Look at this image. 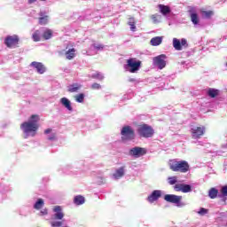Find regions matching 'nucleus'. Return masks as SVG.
I'll return each instance as SVG.
<instances>
[{
    "label": "nucleus",
    "mask_w": 227,
    "mask_h": 227,
    "mask_svg": "<svg viewBox=\"0 0 227 227\" xmlns=\"http://www.w3.org/2000/svg\"><path fill=\"white\" fill-rule=\"evenodd\" d=\"M38 121H40V116L38 114H33L30 116L27 121H25L20 124V129L24 134H31V136H35L39 125Z\"/></svg>",
    "instance_id": "f257e3e1"
},
{
    "label": "nucleus",
    "mask_w": 227,
    "mask_h": 227,
    "mask_svg": "<svg viewBox=\"0 0 227 227\" xmlns=\"http://www.w3.org/2000/svg\"><path fill=\"white\" fill-rule=\"evenodd\" d=\"M169 169L171 171L179 172V173H187L190 169L189 162L186 160H170L168 162Z\"/></svg>",
    "instance_id": "f03ea898"
},
{
    "label": "nucleus",
    "mask_w": 227,
    "mask_h": 227,
    "mask_svg": "<svg viewBox=\"0 0 227 227\" xmlns=\"http://www.w3.org/2000/svg\"><path fill=\"white\" fill-rule=\"evenodd\" d=\"M137 132L140 137H145V139L153 137V134H155L153 128L148 124L138 125Z\"/></svg>",
    "instance_id": "7ed1b4c3"
},
{
    "label": "nucleus",
    "mask_w": 227,
    "mask_h": 227,
    "mask_svg": "<svg viewBox=\"0 0 227 227\" xmlns=\"http://www.w3.org/2000/svg\"><path fill=\"white\" fill-rule=\"evenodd\" d=\"M126 63L124 68L130 74H136V72H138L139 68H141V60H137V58H130Z\"/></svg>",
    "instance_id": "20e7f679"
},
{
    "label": "nucleus",
    "mask_w": 227,
    "mask_h": 227,
    "mask_svg": "<svg viewBox=\"0 0 227 227\" xmlns=\"http://www.w3.org/2000/svg\"><path fill=\"white\" fill-rule=\"evenodd\" d=\"M121 141H134L136 131L130 126H124L121 130Z\"/></svg>",
    "instance_id": "39448f33"
},
{
    "label": "nucleus",
    "mask_w": 227,
    "mask_h": 227,
    "mask_svg": "<svg viewBox=\"0 0 227 227\" xmlns=\"http://www.w3.org/2000/svg\"><path fill=\"white\" fill-rule=\"evenodd\" d=\"M19 42H20L19 35H13L6 36L4 43L8 47V49H17V47H19Z\"/></svg>",
    "instance_id": "423d86ee"
},
{
    "label": "nucleus",
    "mask_w": 227,
    "mask_h": 227,
    "mask_svg": "<svg viewBox=\"0 0 227 227\" xmlns=\"http://www.w3.org/2000/svg\"><path fill=\"white\" fill-rule=\"evenodd\" d=\"M165 201H168V203H174L176 205V207H184V204L182 203V196L175 195V194H166L164 196Z\"/></svg>",
    "instance_id": "0eeeda50"
},
{
    "label": "nucleus",
    "mask_w": 227,
    "mask_h": 227,
    "mask_svg": "<svg viewBox=\"0 0 227 227\" xmlns=\"http://www.w3.org/2000/svg\"><path fill=\"white\" fill-rule=\"evenodd\" d=\"M205 126L194 127L192 128L191 133L192 139H200L201 136H205Z\"/></svg>",
    "instance_id": "6e6552de"
},
{
    "label": "nucleus",
    "mask_w": 227,
    "mask_h": 227,
    "mask_svg": "<svg viewBox=\"0 0 227 227\" xmlns=\"http://www.w3.org/2000/svg\"><path fill=\"white\" fill-rule=\"evenodd\" d=\"M129 155L135 157L136 159L139 157H143V155H146V149L143 147H133L129 150Z\"/></svg>",
    "instance_id": "1a4fd4ad"
},
{
    "label": "nucleus",
    "mask_w": 227,
    "mask_h": 227,
    "mask_svg": "<svg viewBox=\"0 0 227 227\" xmlns=\"http://www.w3.org/2000/svg\"><path fill=\"white\" fill-rule=\"evenodd\" d=\"M53 212L54 215L51 218L53 221H61V219L65 217V213H63V208H61V206L53 207Z\"/></svg>",
    "instance_id": "9d476101"
},
{
    "label": "nucleus",
    "mask_w": 227,
    "mask_h": 227,
    "mask_svg": "<svg viewBox=\"0 0 227 227\" xmlns=\"http://www.w3.org/2000/svg\"><path fill=\"white\" fill-rule=\"evenodd\" d=\"M174 190L176 191V192H191L192 191L190 184H176L174 186Z\"/></svg>",
    "instance_id": "9b49d317"
},
{
    "label": "nucleus",
    "mask_w": 227,
    "mask_h": 227,
    "mask_svg": "<svg viewBox=\"0 0 227 227\" xmlns=\"http://www.w3.org/2000/svg\"><path fill=\"white\" fill-rule=\"evenodd\" d=\"M166 55L161 54L159 55L158 57L154 58V63L159 67L160 70H162V68L166 67Z\"/></svg>",
    "instance_id": "f8f14e48"
},
{
    "label": "nucleus",
    "mask_w": 227,
    "mask_h": 227,
    "mask_svg": "<svg viewBox=\"0 0 227 227\" xmlns=\"http://www.w3.org/2000/svg\"><path fill=\"white\" fill-rule=\"evenodd\" d=\"M160 196H162V192L160 190H154L152 194L147 197V201L153 203L157 201Z\"/></svg>",
    "instance_id": "ddd939ff"
},
{
    "label": "nucleus",
    "mask_w": 227,
    "mask_h": 227,
    "mask_svg": "<svg viewBox=\"0 0 227 227\" xmlns=\"http://www.w3.org/2000/svg\"><path fill=\"white\" fill-rule=\"evenodd\" d=\"M30 67H34L35 68L37 74H45V66L42 64L41 62L34 61L30 64Z\"/></svg>",
    "instance_id": "4468645a"
},
{
    "label": "nucleus",
    "mask_w": 227,
    "mask_h": 227,
    "mask_svg": "<svg viewBox=\"0 0 227 227\" xmlns=\"http://www.w3.org/2000/svg\"><path fill=\"white\" fill-rule=\"evenodd\" d=\"M38 20L40 26H47L49 24V15L45 12H40Z\"/></svg>",
    "instance_id": "2eb2a0df"
},
{
    "label": "nucleus",
    "mask_w": 227,
    "mask_h": 227,
    "mask_svg": "<svg viewBox=\"0 0 227 227\" xmlns=\"http://www.w3.org/2000/svg\"><path fill=\"white\" fill-rule=\"evenodd\" d=\"M114 178L115 180H120V178H123L125 176V167H121L115 170L113 174Z\"/></svg>",
    "instance_id": "dca6fc26"
},
{
    "label": "nucleus",
    "mask_w": 227,
    "mask_h": 227,
    "mask_svg": "<svg viewBox=\"0 0 227 227\" xmlns=\"http://www.w3.org/2000/svg\"><path fill=\"white\" fill-rule=\"evenodd\" d=\"M76 52H77V50H75V48H71V49L67 50L65 53L66 59L72 61V59H74V58H75V56H77Z\"/></svg>",
    "instance_id": "f3484780"
},
{
    "label": "nucleus",
    "mask_w": 227,
    "mask_h": 227,
    "mask_svg": "<svg viewBox=\"0 0 227 227\" xmlns=\"http://www.w3.org/2000/svg\"><path fill=\"white\" fill-rule=\"evenodd\" d=\"M158 8L160 9V12L162 13V15H168V13H171V9L168 5L159 4Z\"/></svg>",
    "instance_id": "a211bd4d"
},
{
    "label": "nucleus",
    "mask_w": 227,
    "mask_h": 227,
    "mask_svg": "<svg viewBox=\"0 0 227 227\" xmlns=\"http://www.w3.org/2000/svg\"><path fill=\"white\" fill-rule=\"evenodd\" d=\"M60 102L62 104V106H64V107H66V109H67L68 111H72V104L70 103V100H68V98H62L60 99Z\"/></svg>",
    "instance_id": "6ab92c4d"
},
{
    "label": "nucleus",
    "mask_w": 227,
    "mask_h": 227,
    "mask_svg": "<svg viewBox=\"0 0 227 227\" xmlns=\"http://www.w3.org/2000/svg\"><path fill=\"white\" fill-rule=\"evenodd\" d=\"M162 43V37L156 36L151 39V45L153 47H157V45H160Z\"/></svg>",
    "instance_id": "aec40b11"
},
{
    "label": "nucleus",
    "mask_w": 227,
    "mask_h": 227,
    "mask_svg": "<svg viewBox=\"0 0 227 227\" xmlns=\"http://www.w3.org/2000/svg\"><path fill=\"white\" fill-rule=\"evenodd\" d=\"M207 95L211 98H215V97H217L219 95V90L210 88L207 90Z\"/></svg>",
    "instance_id": "412c9836"
},
{
    "label": "nucleus",
    "mask_w": 227,
    "mask_h": 227,
    "mask_svg": "<svg viewBox=\"0 0 227 227\" xmlns=\"http://www.w3.org/2000/svg\"><path fill=\"white\" fill-rule=\"evenodd\" d=\"M190 17H191V20H192V24H194L195 26L200 24V17H198V13L192 12L190 14Z\"/></svg>",
    "instance_id": "4be33fe9"
},
{
    "label": "nucleus",
    "mask_w": 227,
    "mask_h": 227,
    "mask_svg": "<svg viewBox=\"0 0 227 227\" xmlns=\"http://www.w3.org/2000/svg\"><path fill=\"white\" fill-rule=\"evenodd\" d=\"M85 199L82 195L75 196L74 199V205H83Z\"/></svg>",
    "instance_id": "5701e85b"
},
{
    "label": "nucleus",
    "mask_w": 227,
    "mask_h": 227,
    "mask_svg": "<svg viewBox=\"0 0 227 227\" xmlns=\"http://www.w3.org/2000/svg\"><path fill=\"white\" fill-rule=\"evenodd\" d=\"M79 90H81V85H79L78 83H74L68 88L69 93H75L79 91Z\"/></svg>",
    "instance_id": "b1692460"
},
{
    "label": "nucleus",
    "mask_w": 227,
    "mask_h": 227,
    "mask_svg": "<svg viewBox=\"0 0 227 227\" xmlns=\"http://www.w3.org/2000/svg\"><path fill=\"white\" fill-rule=\"evenodd\" d=\"M217 194H219V191L215 188H211L209 190L208 195L211 200H215L217 198Z\"/></svg>",
    "instance_id": "393cba45"
},
{
    "label": "nucleus",
    "mask_w": 227,
    "mask_h": 227,
    "mask_svg": "<svg viewBox=\"0 0 227 227\" xmlns=\"http://www.w3.org/2000/svg\"><path fill=\"white\" fill-rule=\"evenodd\" d=\"M173 47H174V49H176V51H182L181 42L178 39L174 38L173 39Z\"/></svg>",
    "instance_id": "a878e982"
},
{
    "label": "nucleus",
    "mask_w": 227,
    "mask_h": 227,
    "mask_svg": "<svg viewBox=\"0 0 227 227\" xmlns=\"http://www.w3.org/2000/svg\"><path fill=\"white\" fill-rule=\"evenodd\" d=\"M45 203L43 202V199H38L35 204L34 205V208L35 210H40Z\"/></svg>",
    "instance_id": "bb28decb"
},
{
    "label": "nucleus",
    "mask_w": 227,
    "mask_h": 227,
    "mask_svg": "<svg viewBox=\"0 0 227 227\" xmlns=\"http://www.w3.org/2000/svg\"><path fill=\"white\" fill-rule=\"evenodd\" d=\"M43 38L44 40H51V38H52V30L46 29L43 34Z\"/></svg>",
    "instance_id": "cd10ccee"
},
{
    "label": "nucleus",
    "mask_w": 227,
    "mask_h": 227,
    "mask_svg": "<svg viewBox=\"0 0 227 227\" xmlns=\"http://www.w3.org/2000/svg\"><path fill=\"white\" fill-rule=\"evenodd\" d=\"M128 26H130L132 31H136V20L134 17L129 18Z\"/></svg>",
    "instance_id": "c85d7f7f"
},
{
    "label": "nucleus",
    "mask_w": 227,
    "mask_h": 227,
    "mask_svg": "<svg viewBox=\"0 0 227 227\" xmlns=\"http://www.w3.org/2000/svg\"><path fill=\"white\" fill-rule=\"evenodd\" d=\"M168 182L169 185H176V182H178V177L176 176L168 177Z\"/></svg>",
    "instance_id": "c756f323"
},
{
    "label": "nucleus",
    "mask_w": 227,
    "mask_h": 227,
    "mask_svg": "<svg viewBox=\"0 0 227 227\" xmlns=\"http://www.w3.org/2000/svg\"><path fill=\"white\" fill-rule=\"evenodd\" d=\"M202 17H204V19H210V17H212V15H214V12L213 11H202Z\"/></svg>",
    "instance_id": "7c9ffc66"
},
{
    "label": "nucleus",
    "mask_w": 227,
    "mask_h": 227,
    "mask_svg": "<svg viewBox=\"0 0 227 227\" xmlns=\"http://www.w3.org/2000/svg\"><path fill=\"white\" fill-rule=\"evenodd\" d=\"M32 39L35 42H40V30H35L32 35Z\"/></svg>",
    "instance_id": "2f4dec72"
},
{
    "label": "nucleus",
    "mask_w": 227,
    "mask_h": 227,
    "mask_svg": "<svg viewBox=\"0 0 227 227\" xmlns=\"http://www.w3.org/2000/svg\"><path fill=\"white\" fill-rule=\"evenodd\" d=\"M92 79H98V81H104V76L102 74L97 72L91 75Z\"/></svg>",
    "instance_id": "473e14b6"
},
{
    "label": "nucleus",
    "mask_w": 227,
    "mask_h": 227,
    "mask_svg": "<svg viewBox=\"0 0 227 227\" xmlns=\"http://www.w3.org/2000/svg\"><path fill=\"white\" fill-rule=\"evenodd\" d=\"M76 102H79L80 104H82L84 102V94L81 93L74 97Z\"/></svg>",
    "instance_id": "72a5a7b5"
},
{
    "label": "nucleus",
    "mask_w": 227,
    "mask_h": 227,
    "mask_svg": "<svg viewBox=\"0 0 227 227\" xmlns=\"http://www.w3.org/2000/svg\"><path fill=\"white\" fill-rule=\"evenodd\" d=\"M51 226H52V227H61V226H63V222H61V221H52V222H51Z\"/></svg>",
    "instance_id": "f704fd0d"
},
{
    "label": "nucleus",
    "mask_w": 227,
    "mask_h": 227,
    "mask_svg": "<svg viewBox=\"0 0 227 227\" xmlns=\"http://www.w3.org/2000/svg\"><path fill=\"white\" fill-rule=\"evenodd\" d=\"M198 214L200 215H206V214H208V209L205 207H200V211H198Z\"/></svg>",
    "instance_id": "c9c22d12"
},
{
    "label": "nucleus",
    "mask_w": 227,
    "mask_h": 227,
    "mask_svg": "<svg viewBox=\"0 0 227 227\" xmlns=\"http://www.w3.org/2000/svg\"><path fill=\"white\" fill-rule=\"evenodd\" d=\"M180 42H181V47H185V48L189 47V44L187 43V39L183 38L181 39Z\"/></svg>",
    "instance_id": "e433bc0d"
},
{
    "label": "nucleus",
    "mask_w": 227,
    "mask_h": 227,
    "mask_svg": "<svg viewBox=\"0 0 227 227\" xmlns=\"http://www.w3.org/2000/svg\"><path fill=\"white\" fill-rule=\"evenodd\" d=\"M100 88H102V86H100V83L95 82L91 85V90H100Z\"/></svg>",
    "instance_id": "4c0bfd02"
},
{
    "label": "nucleus",
    "mask_w": 227,
    "mask_h": 227,
    "mask_svg": "<svg viewBox=\"0 0 227 227\" xmlns=\"http://www.w3.org/2000/svg\"><path fill=\"white\" fill-rule=\"evenodd\" d=\"M220 192L223 194V196H227V185L223 186Z\"/></svg>",
    "instance_id": "58836bf2"
},
{
    "label": "nucleus",
    "mask_w": 227,
    "mask_h": 227,
    "mask_svg": "<svg viewBox=\"0 0 227 227\" xmlns=\"http://www.w3.org/2000/svg\"><path fill=\"white\" fill-rule=\"evenodd\" d=\"M49 141H54L56 139V134H52L50 137H48Z\"/></svg>",
    "instance_id": "ea45409f"
},
{
    "label": "nucleus",
    "mask_w": 227,
    "mask_h": 227,
    "mask_svg": "<svg viewBox=\"0 0 227 227\" xmlns=\"http://www.w3.org/2000/svg\"><path fill=\"white\" fill-rule=\"evenodd\" d=\"M41 214L43 215H47V214H49V211H47V209H43V210L41 211Z\"/></svg>",
    "instance_id": "a19ab883"
},
{
    "label": "nucleus",
    "mask_w": 227,
    "mask_h": 227,
    "mask_svg": "<svg viewBox=\"0 0 227 227\" xmlns=\"http://www.w3.org/2000/svg\"><path fill=\"white\" fill-rule=\"evenodd\" d=\"M52 132V129H47L44 130V134H51Z\"/></svg>",
    "instance_id": "79ce46f5"
},
{
    "label": "nucleus",
    "mask_w": 227,
    "mask_h": 227,
    "mask_svg": "<svg viewBox=\"0 0 227 227\" xmlns=\"http://www.w3.org/2000/svg\"><path fill=\"white\" fill-rule=\"evenodd\" d=\"M37 0H28V4H33V3H36Z\"/></svg>",
    "instance_id": "37998d69"
},
{
    "label": "nucleus",
    "mask_w": 227,
    "mask_h": 227,
    "mask_svg": "<svg viewBox=\"0 0 227 227\" xmlns=\"http://www.w3.org/2000/svg\"><path fill=\"white\" fill-rule=\"evenodd\" d=\"M129 82H136V79L130 78V79L129 80Z\"/></svg>",
    "instance_id": "c03bdc74"
},
{
    "label": "nucleus",
    "mask_w": 227,
    "mask_h": 227,
    "mask_svg": "<svg viewBox=\"0 0 227 227\" xmlns=\"http://www.w3.org/2000/svg\"><path fill=\"white\" fill-rule=\"evenodd\" d=\"M104 47L103 46H97L96 49H103Z\"/></svg>",
    "instance_id": "a18cd8bd"
},
{
    "label": "nucleus",
    "mask_w": 227,
    "mask_h": 227,
    "mask_svg": "<svg viewBox=\"0 0 227 227\" xmlns=\"http://www.w3.org/2000/svg\"><path fill=\"white\" fill-rule=\"evenodd\" d=\"M152 19H156V16H155V15H153V16H152Z\"/></svg>",
    "instance_id": "49530a36"
},
{
    "label": "nucleus",
    "mask_w": 227,
    "mask_h": 227,
    "mask_svg": "<svg viewBox=\"0 0 227 227\" xmlns=\"http://www.w3.org/2000/svg\"><path fill=\"white\" fill-rule=\"evenodd\" d=\"M41 1H46V0H41Z\"/></svg>",
    "instance_id": "de8ad7c7"
},
{
    "label": "nucleus",
    "mask_w": 227,
    "mask_h": 227,
    "mask_svg": "<svg viewBox=\"0 0 227 227\" xmlns=\"http://www.w3.org/2000/svg\"><path fill=\"white\" fill-rule=\"evenodd\" d=\"M226 67H227V62H226Z\"/></svg>",
    "instance_id": "09e8293b"
}]
</instances>
